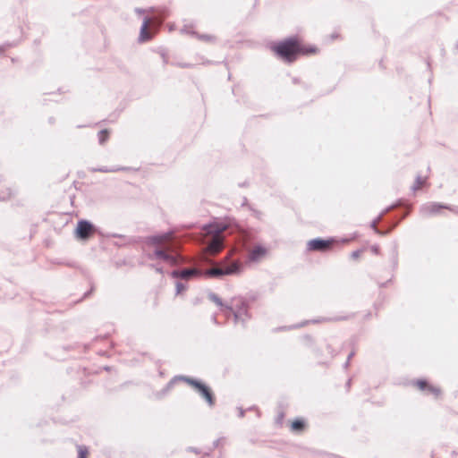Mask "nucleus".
<instances>
[{
	"label": "nucleus",
	"mask_w": 458,
	"mask_h": 458,
	"mask_svg": "<svg viewBox=\"0 0 458 458\" xmlns=\"http://www.w3.org/2000/svg\"><path fill=\"white\" fill-rule=\"evenodd\" d=\"M274 51L282 58L291 61L293 60L299 53L302 54H310L314 53L315 49H310L305 47H300L297 42L291 40L277 45L274 47Z\"/></svg>",
	"instance_id": "nucleus-1"
},
{
	"label": "nucleus",
	"mask_w": 458,
	"mask_h": 458,
	"mask_svg": "<svg viewBox=\"0 0 458 458\" xmlns=\"http://www.w3.org/2000/svg\"><path fill=\"white\" fill-rule=\"evenodd\" d=\"M239 265L237 263H233L230 267L223 269V268H213L206 272V275L208 276H218L223 275H231L239 271Z\"/></svg>",
	"instance_id": "nucleus-2"
},
{
	"label": "nucleus",
	"mask_w": 458,
	"mask_h": 458,
	"mask_svg": "<svg viewBox=\"0 0 458 458\" xmlns=\"http://www.w3.org/2000/svg\"><path fill=\"white\" fill-rule=\"evenodd\" d=\"M92 231L93 227L89 223L81 221L78 224L76 234L78 237L84 239L89 236Z\"/></svg>",
	"instance_id": "nucleus-3"
},
{
	"label": "nucleus",
	"mask_w": 458,
	"mask_h": 458,
	"mask_svg": "<svg viewBox=\"0 0 458 458\" xmlns=\"http://www.w3.org/2000/svg\"><path fill=\"white\" fill-rule=\"evenodd\" d=\"M330 245L329 242L322 240H313L309 242L310 250H325Z\"/></svg>",
	"instance_id": "nucleus-4"
},
{
	"label": "nucleus",
	"mask_w": 458,
	"mask_h": 458,
	"mask_svg": "<svg viewBox=\"0 0 458 458\" xmlns=\"http://www.w3.org/2000/svg\"><path fill=\"white\" fill-rule=\"evenodd\" d=\"M222 249V240L218 237L215 238L208 245L207 250L211 254H216Z\"/></svg>",
	"instance_id": "nucleus-5"
},
{
	"label": "nucleus",
	"mask_w": 458,
	"mask_h": 458,
	"mask_svg": "<svg viewBox=\"0 0 458 458\" xmlns=\"http://www.w3.org/2000/svg\"><path fill=\"white\" fill-rule=\"evenodd\" d=\"M193 385L196 386V388L203 394V396L207 399V401L212 404V396L208 391V389L199 383H193Z\"/></svg>",
	"instance_id": "nucleus-6"
},
{
	"label": "nucleus",
	"mask_w": 458,
	"mask_h": 458,
	"mask_svg": "<svg viewBox=\"0 0 458 458\" xmlns=\"http://www.w3.org/2000/svg\"><path fill=\"white\" fill-rule=\"evenodd\" d=\"M266 253H267V250L264 248L259 246V247H256L255 249H253L250 257V259H252V260H258L261 257L265 256Z\"/></svg>",
	"instance_id": "nucleus-7"
},
{
	"label": "nucleus",
	"mask_w": 458,
	"mask_h": 458,
	"mask_svg": "<svg viewBox=\"0 0 458 458\" xmlns=\"http://www.w3.org/2000/svg\"><path fill=\"white\" fill-rule=\"evenodd\" d=\"M148 27V21H145L144 23H143V26L141 28V30H140V37L141 40H147V39L149 38V36L147 33Z\"/></svg>",
	"instance_id": "nucleus-8"
},
{
	"label": "nucleus",
	"mask_w": 458,
	"mask_h": 458,
	"mask_svg": "<svg viewBox=\"0 0 458 458\" xmlns=\"http://www.w3.org/2000/svg\"><path fill=\"white\" fill-rule=\"evenodd\" d=\"M303 428V423L301 420H295L292 423V428L293 430H299Z\"/></svg>",
	"instance_id": "nucleus-9"
},
{
	"label": "nucleus",
	"mask_w": 458,
	"mask_h": 458,
	"mask_svg": "<svg viewBox=\"0 0 458 458\" xmlns=\"http://www.w3.org/2000/svg\"><path fill=\"white\" fill-rule=\"evenodd\" d=\"M195 273H196L195 270H185V271L182 272L181 276H182V277H185L186 278V277H188L191 275L195 274Z\"/></svg>",
	"instance_id": "nucleus-10"
},
{
	"label": "nucleus",
	"mask_w": 458,
	"mask_h": 458,
	"mask_svg": "<svg viewBox=\"0 0 458 458\" xmlns=\"http://www.w3.org/2000/svg\"><path fill=\"white\" fill-rule=\"evenodd\" d=\"M86 456H87V451L84 448L81 447L79 449V458H86Z\"/></svg>",
	"instance_id": "nucleus-11"
},
{
	"label": "nucleus",
	"mask_w": 458,
	"mask_h": 458,
	"mask_svg": "<svg viewBox=\"0 0 458 458\" xmlns=\"http://www.w3.org/2000/svg\"><path fill=\"white\" fill-rule=\"evenodd\" d=\"M104 132H101V140H104Z\"/></svg>",
	"instance_id": "nucleus-12"
}]
</instances>
